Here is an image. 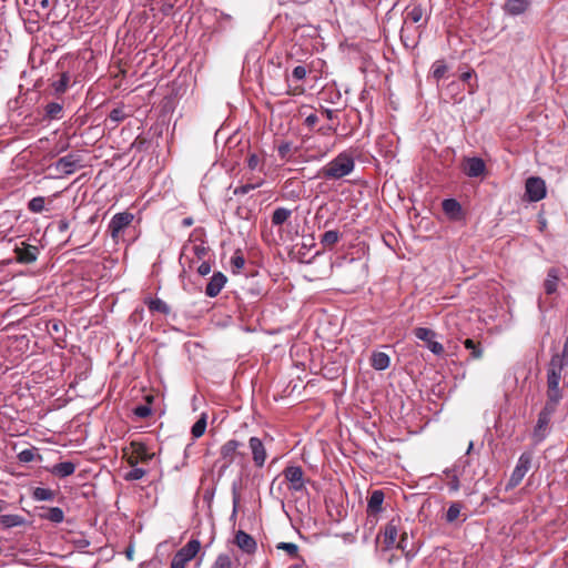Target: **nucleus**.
Instances as JSON below:
<instances>
[{"label": "nucleus", "instance_id": "obj_1", "mask_svg": "<svg viewBox=\"0 0 568 568\" xmlns=\"http://www.w3.org/2000/svg\"><path fill=\"white\" fill-rule=\"evenodd\" d=\"M68 148V143L53 132L50 138H41L38 140V156L42 153L41 159H38V171H49V176H61L72 174L81 166L80 158L78 154H68L59 158L54 163L49 160L55 158Z\"/></svg>", "mask_w": 568, "mask_h": 568}, {"label": "nucleus", "instance_id": "obj_2", "mask_svg": "<svg viewBox=\"0 0 568 568\" xmlns=\"http://www.w3.org/2000/svg\"><path fill=\"white\" fill-rule=\"evenodd\" d=\"M38 448V484L43 485L42 471L44 470L60 479L67 478L74 474L77 465L73 462H62V456L59 450L44 449L39 453Z\"/></svg>", "mask_w": 568, "mask_h": 568}, {"label": "nucleus", "instance_id": "obj_3", "mask_svg": "<svg viewBox=\"0 0 568 568\" xmlns=\"http://www.w3.org/2000/svg\"><path fill=\"white\" fill-rule=\"evenodd\" d=\"M354 168V158L347 152H341L320 170L318 176L325 180H339L351 174Z\"/></svg>", "mask_w": 568, "mask_h": 568}, {"label": "nucleus", "instance_id": "obj_4", "mask_svg": "<svg viewBox=\"0 0 568 568\" xmlns=\"http://www.w3.org/2000/svg\"><path fill=\"white\" fill-rule=\"evenodd\" d=\"M558 405L545 403V406L538 414L537 423L534 427L531 438L535 445L544 442L550 434V422L557 410Z\"/></svg>", "mask_w": 568, "mask_h": 568}, {"label": "nucleus", "instance_id": "obj_5", "mask_svg": "<svg viewBox=\"0 0 568 568\" xmlns=\"http://www.w3.org/2000/svg\"><path fill=\"white\" fill-rule=\"evenodd\" d=\"M565 367L556 365L551 362L547 365V392L546 403L559 405L562 399V389L559 387L561 374Z\"/></svg>", "mask_w": 568, "mask_h": 568}, {"label": "nucleus", "instance_id": "obj_6", "mask_svg": "<svg viewBox=\"0 0 568 568\" xmlns=\"http://www.w3.org/2000/svg\"><path fill=\"white\" fill-rule=\"evenodd\" d=\"M243 444L236 439H229L220 448V457L216 464L221 463L220 473L225 471L239 457L245 458V454L240 450Z\"/></svg>", "mask_w": 568, "mask_h": 568}, {"label": "nucleus", "instance_id": "obj_7", "mask_svg": "<svg viewBox=\"0 0 568 568\" xmlns=\"http://www.w3.org/2000/svg\"><path fill=\"white\" fill-rule=\"evenodd\" d=\"M532 458V452H524L519 456L517 464L506 484V490H511L521 483L526 474L531 468Z\"/></svg>", "mask_w": 568, "mask_h": 568}, {"label": "nucleus", "instance_id": "obj_8", "mask_svg": "<svg viewBox=\"0 0 568 568\" xmlns=\"http://www.w3.org/2000/svg\"><path fill=\"white\" fill-rule=\"evenodd\" d=\"M17 6L26 30L32 34L36 31V0H17Z\"/></svg>", "mask_w": 568, "mask_h": 568}, {"label": "nucleus", "instance_id": "obj_9", "mask_svg": "<svg viewBox=\"0 0 568 568\" xmlns=\"http://www.w3.org/2000/svg\"><path fill=\"white\" fill-rule=\"evenodd\" d=\"M415 336L426 343V347L435 355L440 356L445 349L442 343L435 341L436 333L427 327H416L414 329Z\"/></svg>", "mask_w": 568, "mask_h": 568}, {"label": "nucleus", "instance_id": "obj_10", "mask_svg": "<svg viewBox=\"0 0 568 568\" xmlns=\"http://www.w3.org/2000/svg\"><path fill=\"white\" fill-rule=\"evenodd\" d=\"M134 215L130 212H120L114 214L108 225L111 237L114 241H118L121 232L132 223Z\"/></svg>", "mask_w": 568, "mask_h": 568}, {"label": "nucleus", "instance_id": "obj_11", "mask_svg": "<svg viewBox=\"0 0 568 568\" xmlns=\"http://www.w3.org/2000/svg\"><path fill=\"white\" fill-rule=\"evenodd\" d=\"M247 444L254 466L256 468H263L267 459V450L264 443L260 437L252 436L248 438Z\"/></svg>", "mask_w": 568, "mask_h": 568}, {"label": "nucleus", "instance_id": "obj_12", "mask_svg": "<svg viewBox=\"0 0 568 568\" xmlns=\"http://www.w3.org/2000/svg\"><path fill=\"white\" fill-rule=\"evenodd\" d=\"M526 195L530 202H538L546 196L545 181L539 176H531L526 180Z\"/></svg>", "mask_w": 568, "mask_h": 568}, {"label": "nucleus", "instance_id": "obj_13", "mask_svg": "<svg viewBox=\"0 0 568 568\" xmlns=\"http://www.w3.org/2000/svg\"><path fill=\"white\" fill-rule=\"evenodd\" d=\"M38 331H44L52 339L58 341L63 336L65 325L60 320L41 317L38 320Z\"/></svg>", "mask_w": 568, "mask_h": 568}, {"label": "nucleus", "instance_id": "obj_14", "mask_svg": "<svg viewBox=\"0 0 568 568\" xmlns=\"http://www.w3.org/2000/svg\"><path fill=\"white\" fill-rule=\"evenodd\" d=\"M283 475L290 483V489L302 491L305 488L304 471L301 466H287Z\"/></svg>", "mask_w": 568, "mask_h": 568}, {"label": "nucleus", "instance_id": "obj_15", "mask_svg": "<svg viewBox=\"0 0 568 568\" xmlns=\"http://www.w3.org/2000/svg\"><path fill=\"white\" fill-rule=\"evenodd\" d=\"M399 525L400 519L393 518L385 525V527L381 531V534L383 535V542L385 545V549H390L394 547L399 532Z\"/></svg>", "mask_w": 568, "mask_h": 568}, {"label": "nucleus", "instance_id": "obj_16", "mask_svg": "<svg viewBox=\"0 0 568 568\" xmlns=\"http://www.w3.org/2000/svg\"><path fill=\"white\" fill-rule=\"evenodd\" d=\"M486 164L478 156L465 158L463 161V172L469 178H478L485 173Z\"/></svg>", "mask_w": 568, "mask_h": 568}, {"label": "nucleus", "instance_id": "obj_17", "mask_svg": "<svg viewBox=\"0 0 568 568\" xmlns=\"http://www.w3.org/2000/svg\"><path fill=\"white\" fill-rule=\"evenodd\" d=\"M425 9L420 3L413 2L409 3L404 10V26L408 22L410 23H419L424 20L427 21V18L424 19Z\"/></svg>", "mask_w": 568, "mask_h": 568}, {"label": "nucleus", "instance_id": "obj_18", "mask_svg": "<svg viewBox=\"0 0 568 568\" xmlns=\"http://www.w3.org/2000/svg\"><path fill=\"white\" fill-rule=\"evenodd\" d=\"M38 518L61 524L64 520V511L60 507L38 506Z\"/></svg>", "mask_w": 568, "mask_h": 568}, {"label": "nucleus", "instance_id": "obj_19", "mask_svg": "<svg viewBox=\"0 0 568 568\" xmlns=\"http://www.w3.org/2000/svg\"><path fill=\"white\" fill-rule=\"evenodd\" d=\"M468 459L459 460L457 464L454 465L453 468L446 469L445 474L447 477L450 478L449 480V489L450 491H457L460 488V481L459 476L463 474L465 466L468 464Z\"/></svg>", "mask_w": 568, "mask_h": 568}, {"label": "nucleus", "instance_id": "obj_20", "mask_svg": "<svg viewBox=\"0 0 568 568\" xmlns=\"http://www.w3.org/2000/svg\"><path fill=\"white\" fill-rule=\"evenodd\" d=\"M16 258L19 263H30L36 261V246L22 241L14 247Z\"/></svg>", "mask_w": 568, "mask_h": 568}, {"label": "nucleus", "instance_id": "obj_21", "mask_svg": "<svg viewBox=\"0 0 568 568\" xmlns=\"http://www.w3.org/2000/svg\"><path fill=\"white\" fill-rule=\"evenodd\" d=\"M226 281V276L222 272H215L205 287V294L209 297L217 296Z\"/></svg>", "mask_w": 568, "mask_h": 568}, {"label": "nucleus", "instance_id": "obj_22", "mask_svg": "<svg viewBox=\"0 0 568 568\" xmlns=\"http://www.w3.org/2000/svg\"><path fill=\"white\" fill-rule=\"evenodd\" d=\"M236 546L246 554H253L256 550L255 539L243 530H239L235 535Z\"/></svg>", "mask_w": 568, "mask_h": 568}, {"label": "nucleus", "instance_id": "obj_23", "mask_svg": "<svg viewBox=\"0 0 568 568\" xmlns=\"http://www.w3.org/2000/svg\"><path fill=\"white\" fill-rule=\"evenodd\" d=\"M560 281V270L557 267H550L547 271V276L544 282V290L547 295H552L557 292V287Z\"/></svg>", "mask_w": 568, "mask_h": 568}, {"label": "nucleus", "instance_id": "obj_24", "mask_svg": "<svg viewBox=\"0 0 568 568\" xmlns=\"http://www.w3.org/2000/svg\"><path fill=\"white\" fill-rule=\"evenodd\" d=\"M69 84L70 73L67 70H61L59 72V78L57 80H51L50 87L53 90L54 94L61 95L67 91Z\"/></svg>", "mask_w": 568, "mask_h": 568}, {"label": "nucleus", "instance_id": "obj_25", "mask_svg": "<svg viewBox=\"0 0 568 568\" xmlns=\"http://www.w3.org/2000/svg\"><path fill=\"white\" fill-rule=\"evenodd\" d=\"M530 6V0H506L504 10L510 16L524 13Z\"/></svg>", "mask_w": 568, "mask_h": 568}, {"label": "nucleus", "instance_id": "obj_26", "mask_svg": "<svg viewBox=\"0 0 568 568\" xmlns=\"http://www.w3.org/2000/svg\"><path fill=\"white\" fill-rule=\"evenodd\" d=\"M61 497L60 485L54 483V487H42L38 484V501H53Z\"/></svg>", "mask_w": 568, "mask_h": 568}, {"label": "nucleus", "instance_id": "obj_27", "mask_svg": "<svg viewBox=\"0 0 568 568\" xmlns=\"http://www.w3.org/2000/svg\"><path fill=\"white\" fill-rule=\"evenodd\" d=\"M385 495L382 490H374L367 501V514L368 515H377L382 511V505L384 501Z\"/></svg>", "mask_w": 568, "mask_h": 568}, {"label": "nucleus", "instance_id": "obj_28", "mask_svg": "<svg viewBox=\"0 0 568 568\" xmlns=\"http://www.w3.org/2000/svg\"><path fill=\"white\" fill-rule=\"evenodd\" d=\"M201 544L197 539L190 540L185 546H183L180 550L176 551V554L186 560L187 562L191 561L200 551Z\"/></svg>", "mask_w": 568, "mask_h": 568}, {"label": "nucleus", "instance_id": "obj_29", "mask_svg": "<svg viewBox=\"0 0 568 568\" xmlns=\"http://www.w3.org/2000/svg\"><path fill=\"white\" fill-rule=\"evenodd\" d=\"M443 211L450 219L457 220L460 217L463 209L460 203L455 199H446L442 203Z\"/></svg>", "mask_w": 568, "mask_h": 568}, {"label": "nucleus", "instance_id": "obj_30", "mask_svg": "<svg viewBox=\"0 0 568 568\" xmlns=\"http://www.w3.org/2000/svg\"><path fill=\"white\" fill-rule=\"evenodd\" d=\"M144 304L148 306V308L152 313H160L163 315H168L171 312L170 306L161 298L146 297L144 300Z\"/></svg>", "mask_w": 568, "mask_h": 568}, {"label": "nucleus", "instance_id": "obj_31", "mask_svg": "<svg viewBox=\"0 0 568 568\" xmlns=\"http://www.w3.org/2000/svg\"><path fill=\"white\" fill-rule=\"evenodd\" d=\"M390 358L384 352H374L371 357V365L376 371H385L389 367Z\"/></svg>", "mask_w": 568, "mask_h": 568}, {"label": "nucleus", "instance_id": "obj_32", "mask_svg": "<svg viewBox=\"0 0 568 568\" xmlns=\"http://www.w3.org/2000/svg\"><path fill=\"white\" fill-rule=\"evenodd\" d=\"M292 215V211L286 207H277L274 210L271 222L274 226L283 225Z\"/></svg>", "mask_w": 568, "mask_h": 568}, {"label": "nucleus", "instance_id": "obj_33", "mask_svg": "<svg viewBox=\"0 0 568 568\" xmlns=\"http://www.w3.org/2000/svg\"><path fill=\"white\" fill-rule=\"evenodd\" d=\"M549 362L565 368L568 366V335L565 338L561 353L552 354Z\"/></svg>", "mask_w": 568, "mask_h": 568}, {"label": "nucleus", "instance_id": "obj_34", "mask_svg": "<svg viewBox=\"0 0 568 568\" xmlns=\"http://www.w3.org/2000/svg\"><path fill=\"white\" fill-rule=\"evenodd\" d=\"M430 71H432V77L438 83L445 77L446 72L448 71V65L446 64V62L444 60H436L432 64Z\"/></svg>", "mask_w": 568, "mask_h": 568}, {"label": "nucleus", "instance_id": "obj_35", "mask_svg": "<svg viewBox=\"0 0 568 568\" xmlns=\"http://www.w3.org/2000/svg\"><path fill=\"white\" fill-rule=\"evenodd\" d=\"M466 349L470 352V358L479 359L483 356V347L479 342H475L471 338H466L463 342Z\"/></svg>", "mask_w": 568, "mask_h": 568}, {"label": "nucleus", "instance_id": "obj_36", "mask_svg": "<svg viewBox=\"0 0 568 568\" xmlns=\"http://www.w3.org/2000/svg\"><path fill=\"white\" fill-rule=\"evenodd\" d=\"M341 234L336 230H329L322 234L321 244L324 247H333L339 241Z\"/></svg>", "mask_w": 568, "mask_h": 568}, {"label": "nucleus", "instance_id": "obj_37", "mask_svg": "<svg viewBox=\"0 0 568 568\" xmlns=\"http://www.w3.org/2000/svg\"><path fill=\"white\" fill-rule=\"evenodd\" d=\"M45 116L48 119H60L62 116L63 105L60 102H49L45 106Z\"/></svg>", "mask_w": 568, "mask_h": 568}, {"label": "nucleus", "instance_id": "obj_38", "mask_svg": "<svg viewBox=\"0 0 568 568\" xmlns=\"http://www.w3.org/2000/svg\"><path fill=\"white\" fill-rule=\"evenodd\" d=\"M397 548L404 552V556L407 560H412L417 554L415 549H408V538L406 532L400 535V538L397 542Z\"/></svg>", "mask_w": 568, "mask_h": 568}, {"label": "nucleus", "instance_id": "obj_39", "mask_svg": "<svg viewBox=\"0 0 568 568\" xmlns=\"http://www.w3.org/2000/svg\"><path fill=\"white\" fill-rule=\"evenodd\" d=\"M462 509H463L462 503H459V501L452 503L446 511V515H445L446 523L453 524L454 521H456V519L460 515Z\"/></svg>", "mask_w": 568, "mask_h": 568}, {"label": "nucleus", "instance_id": "obj_40", "mask_svg": "<svg viewBox=\"0 0 568 568\" xmlns=\"http://www.w3.org/2000/svg\"><path fill=\"white\" fill-rule=\"evenodd\" d=\"M206 415L202 414V416L194 423L191 428V434L194 438H200L204 435L206 429Z\"/></svg>", "mask_w": 568, "mask_h": 568}, {"label": "nucleus", "instance_id": "obj_41", "mask_svg": "<svg viewBox=\"0 0 568 568\" xmlns=\"http://www.w3.org/2000/svg\"><path fill=\"white\" fill-rule=\"evenodd\" d=\"M264 161H265L264 158H261L258 154L250 153L246 159L247 168L251 171H255V170L263 171Z\"/></svg>", "mask_w": 568, "mask_h": 568}, {"label": "nucleus", "instance_id": "obj_42", "mask_svg": "<svg viewBox=\"0 0 568 568\" xmlns=\"http://www.w3.org/2000/svg\"><path fill=\"white\" fill-rule=\"evenodd\" d=\"M245 265V258L240 251H236L231 258V267L233 273H239Z\"/></svg>", "mask_w": 568, "mask_h": 568}, {"label": "nucleus", "instance_id": "obj_43", "mask_svg": "<svg viewBox=\"0 0 568 568\" xmlns=\"http://www.w3.org/2000/svg\"><path fill=\"white\" fill-rule=\"evenodd\" d=\"M211 568H232V560L230 555L227 554H220Z\"/></svg>", "mask_w": 568, "mask_h": 568}, {"label": "nucleus", "instance_id": "obj_44", "mask_svg": "<svg viewBox=\"0 0 568 568\" xmlns=\"http://www.w3.org/2000/svg\"><path fill=\"white\" fill-rule=\"evenodd\" d=\"M277 153L281 160L288 161L292 156V143L291 142H282L277 146Z\"/></svg>", "mask_w": 568, "mask_h": 568}, {"label": "nucleus", "instance_id": "obj_45", "mask_svg": "<svg viewBox=\"0 0 568 568\" xmlns=\"http://www.w3.org/2000/svg\"><path fill=\"white\" fill-rule=\"evenodd\" d=\"M277 549L285 550L293 558L298 555V546L294 542H280Z\"/></svg>", "mask_w": 568, "mask_h": 568}, {"label": "nucleus", "instance_id": "obj_46", "mask_svg": "<svg viewBox=\"0 0 568 568\" xmlns=\"http://www.w3.org/2000/svg\"><path fill=\"white\" fill-rule=\"evenodd\" d=\"M53 200H47L45 197L38 196L37 199V210L38 213H42L43 211L50 212L51 210H54V206H51Z\"/></svg>", "mask_w": 568, "mask_h": 568}, {"label": "nucleus", "instance_id": "obj_47", "mask_svg": "<svg viewBox=\"0 0 568 568\" xmlns=\"http://www.w3.org/2000/svg\"><path fill=\"white\" fill-rule=\"evenodd\" d=\"M260 185H261L260 182L258 183H246V184L235 187L233 193H234V195H244V194H247L250 191L255 190Z\"/></svg>", "mask_w": 568, "mask_h": 568}, {"label": "nucleus", "instance_id": "obj_48", "mask_svg": "<svg viewBox=\"0 0 568 568\" xmlns=\"http://www.w3.org/2000/svg\"><path fill=\"white\" fill-rule=\"evenodd\" d=\"M146 471L143 468L134 467L126 475V480H139L145 476Z\"/></svg>", "mask_w": 568, "mask_h": 568}, {"label": "nucleus", "instance_id": "obj_49", "mask_svg": "<svg viewBox=\"0 0 568 568\" xmlns=\"http://www.w3.org/2000/svg\"><path fill=\"white\" fill-rule=\"evenodd\" d=\"M191 250L199 260H203L209 252V247L205 246L203 243L192 245Z\"/></svg>", "mask_w": 568, "mask_h": 568}, {"label": "nucleus", "instance_id": "obj_50", "mask_svg": "<svg viewBox=\"0 0 568 568\" xmlns=\"http://www.w3.org/2000/svg\"><path fill=\"white\" fill-rule=\"evenodd\" d=\"M133 413L139 418H146L151 415V407L148 405H139L133 409Z\"/></svg>", "mask_w": 568, "mask_h": 568}, {"label": "nucleus", "instance_id": "obj_51", "mask_svg": "<svg viewBox=\"0 0 568 568\" xmlns=\"http://www.w3.org/2000/svg\"><path fill=\"white\" fill-rule=\"evenodd\" d=\"M292 75L295 80L300 81L306 77V69L303 65H296L293 69Z\"/></svg>", "mask_w": 568, "mask_h": 568}, {"label": "nucleus", "instance_id": "obj_52", "mask_svg": "<svg viewBox=\"0 0 568 568\" xmlns=\"http://www.w3.org/2000/svg\"><path fill=\"white\" fill-rule=\"evenodd\" d=\"M125 114L123 112L122 109H113L110 114H109V118L111 121L113 122H120L124 119Z\"/></svg>", "mask_w": 568, "mask_h": 568}, {"label": "nucleus", "instance_id": "obj_53", "mask_svg": "<svg viewBox=\"0 0 568 568\" xmlns=\"http://www.w3.org/2000/svg\"><path fill=\"white\" fill-rule=\"evenodd\" d=\"M18 457H19V460H20V462L29 463V462L33 460L34 455H33L32 449H24V450H22V452L18 455Z\"/></svg>", "mask_w": 568, "mask_h": 568}, {"label": "nucleus", "instance_id": "obj_54", "mask_svg": "<svg viewBox=\"0 0 568 568\" xmlns=\"http://www.w3.org/2000/svg\"><path fill=\"white\" fill-rule=\"evenodd\" d=\"M186 564H187L186 560H184L178 554H175L171 561V568H185Z\"/></svg>", "mask_w": 568, "mask_h": 568}, {"label": "nucleus", "instance_id": "obj_55", "mask_svg": "<svg viewBox=\"0 0 568 568\" xmlns=\"http://www.w3.org/2000/svg\"><path fill=\"white\" fill-rule=\"evenodd\" d=\"M211 272V264L206 261H203L202 264L197 267V273L202 276L207 275Z\"/></svg>", "mask_w": 568, "mask_h": 568}, {"label": "nucleus", "instance_id": "obj_56", "mask_svg": "<svg viewBox=\"0 0 568 568\" xmlns=\"http://www.w3.org/2000/svg\"><path fill=\"white\" fill-rule=\"evenodd\" d=\"M318 132L322 133L323 135H332L336 132V125L329 124V125L321 126L318 129Z\"/></svg>", "mask_w": 568, "mask_h": 568}, {"label": "nucleus", "instance_id": "obj_57", "mask_svg": "<svg viewBox=\"0 0 568 568\" xmlns=\"http://www.w3.org/2000/svg\"><path fill=\"white\" fill-rule=\"evenodd\" d=\"M318 122V116L315 113H311L305 119V125L313 128Z\"/></svg>", "mask_w": 568, "mask_h": 568}, {"label": "nucleus", "instance_id": "obj_58", "mask_svg": "<svg viewBox=\"0 0 568 568\" xmlns=\"http://www.w3.org/2000/svg\"><path fill=\"white\" fill-rule=\"evenodd\" d=\"M322 113L329 120L333 121L336 119V112L328 108H322Z\"/></svg>", "mask_w": 568, "mask_h": 568}, {"label": "nucleus", "instance_id": "obj_59", "mask_svg": "<svg viewBox=\"0 0 568 568\" xmlns=\"http://www.w3.org/2000/svg\"><path fill=\"white\" fill-rule=\"evenodd\" d=\"M240 503V495L236 490V487H233V513H236L237 505Z\"/></svg>", "mask_w": 568, "mask_h": 568}, {"label": "nucleus", "instance_id": "obj_60", "mask_svg": "<svg viewBox=\"0 0 568 568\" xmlns=\"http://www.w3.org/2000/svg\"><path fill=\"white\" fill-rule=\"evenodd\" d=\"M231 20H232V17L230 14L222 12L220 16V26L224 27V23L231 22Z\"/></svg>", "mask_w": 568, "mask_h": 568}, {"label": "nucleus", "instance_id": "obj_61", "mask_svg": "<svg viewBox=\"0 0 568 568\" xmlns=\"http://www.w3.org/2000/svg\"><path fill=\"white\" fill-rule=\"evenodd\" d=\"M473 75H474V71L473 70H468V71L463 72L460 74V80L464 81V82H468L471 79Z\"/></svg>", "mask_w": 568, "mask_h": 568}, {"label": "nucleus", "instance_id": "obj_62", "mask_svg": "<svg viewBox=\"0 0 568 568\" xmlns=\"http://www.w3.org/2000/svg\"><path fill=\"white\" fill-rule=\"evenodd\" d=\"M48 306H49V303L47 301L38 300V305H37L38 313L40 312V310L45 311L48 308Z\"/></svg>", "mask_w": 568, "mask_h": 568}, {"label": "nucleus", "instance_id": "obj_63", "mask_svg": "<svg viewBox=\"0 0 568 568\" xmlns=\"http://www.w3.org/2000/svg\"><path fill=\"white\" fill-rule=\"evenodd\" d=\"M67 229H68V222H67V221H64V220H60V221L58 222V230H59L60 232H64Z\"/></svg>", "mask_w": 568, "mask_h": 568}, {"label": "nucleus", "instance_id": "obj_64", "mask_svg": "<svg viewBox=\"0 0 568 568\" xmlns=\"http://www.w3.org/2000/svg\"><path fill=\"white\" fill-rule=\"evenodd\" d=\"M400 40L404 42L405 47H409L408 38L405 36V28L403 27L400 30Z\"/></svg>", "mask_w": 568, "mask_h": 568}]
</instances>
